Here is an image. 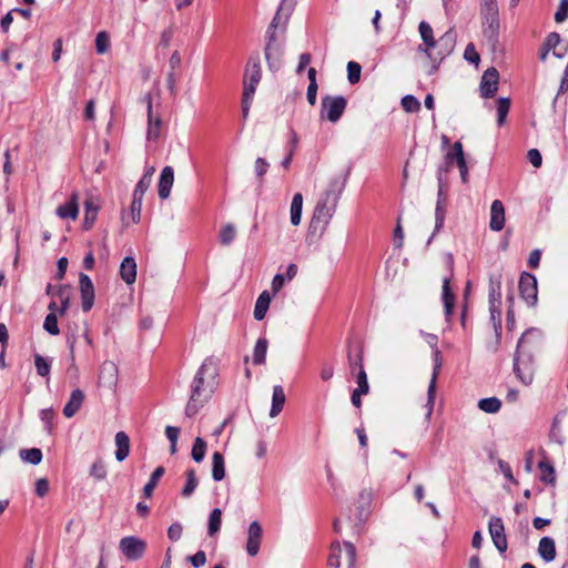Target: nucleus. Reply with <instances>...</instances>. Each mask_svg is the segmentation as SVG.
<instances>
[{
  "instance_id": "1",
  "label": "nucleus",
  "mask_w": 568,
  "mask_h": 568,
  "mask_svg": "<svg viewBox=\"0 0 568 568\" xmlns=\"http://www.w3.org/2000/svg\"><path fill=\"white\" fill-rule=\"evenodd\" d=\"M540 341V332L536 328L527 329L518 341L514 357V373L518 381L528 386L534 381L535 361L534 352Z\"/></svg>"
},
{
  "instance_id": "2",
  "label": "nucleus",
  "mask_w": 568,
  "mask_h": 568,
  "mask_svg": "<svg viewBox=\"0 0 568 568\" xmlns=\"http://www.w3.org/2000/svg\"><path fill=\"white\" fill-rule=\"evenodd\" d=\"M344 182L339 179H333L329 181L327 189L321 194L311 220V227L316 231L320 230L323 234L332 217L335 214Z\"/></svg>"
},
{
  "instance_id": "3",
  "label": "nucleus",
  "mask_w": 568,
  "mask_h": 568,
  "mask_svg": "<svg viewBox=\"0 0 568 568\" xmlns=\"http://www.w3.org/2000/svg\"><path fill=\"white\" fill-rule=\"evenodd\" d=\"M205 375L211 377L212 381H214V378L217 375V365L212 357H207L204 359L193 379L190 400L187 402L185 407V415L187 417L194 416L199 412V408L203 405V403L212 393L213 383H209V390H206V388L204 387Z\"/></svg>"
},
{
  "instance_id": "4",
  "label": "nucleus",
  "mask_w": 568,
  "mask_h": 568,
  "mask_svg": "<svg viewBox=\"0 0 568 568\" xmlns=\"http://www.w3.org/2000/svg\"><path fill=\"white\" fill-rule=\"evenodd\" d=\"M347 100L342 95H326L322 99L321 115L332 123H336L343 115Z\"/></svg>"
},
{
  "instance_id": "5",
  "label": "nucleus",
  "mask_w": 568,
  "mask_h": 568,
  "mask_svg": "<svg viewBox=\"0 0 568 568\" xmlns=\"http://www.w3.org/2000/svg\"><path fill=\"white\" fill-rule=\"evenodd\" d=\"M483 19V32L485 38L495 48L499 36V11L480 12Z\"/></svg>"
},
{
  "instance_id": "6",
  "label": "nucleus",
  "mask_w": 568,
  "mask_h": 568,
  "mask_svg": "<svg viewBox=\"0 0 568 568\" xmlns=\"http://www.w3.org/2000/svg\"><path fill=\"white\" fill-rule=\"evenodd\" d=\"M520 296L528 306H535L538 301L537 278L527 272H524L519 278Z\"/></svg>"
},
{
  "instance_id": "7",
  "label": "nucleus",
  "mask_w": 568,
  "mask_h": 568,
  "mask_svg": "<svg viewBox=\"0 0 568 568\" xmlns=\"http://www.w3.org/2000/svg\"><path fill=\"white\" fill-rule=\"evenodd\" d=\"M119 548L129 560H138L144 555L146 544L138 537L128 536L120 540Z\"/></svg>"
},
{
  "instance_id": "8",
  "label": "nucleus",
  "mask_w": 568,
  "mask_h": 568,
  "mask_svg": "<svg viewBox=\"0 0 568 568\" xmlns=\"http://www.w3.org/2000/svg\"><path fill=\"white\" fill-rule=\"evenodd\" d=\"M434 364L435 365H434V369H433V375H432V379H430L428 390H427V404H426V407H427L426 419L427 420L430 419L432 414H433V408H434V404H435L436 381H437V376H438V373L442 367V356H440L439 349H437V348H435V351H434Z\"/></svg>"
},
{
  "instance_id": "9",
  "label": "nucleus",
  "mask_w": 568,
  "mask_h": 568,
  "mask_svg": "<svg viewBox=\"0 0 568 568\" xmlns=\"http://www.w3.org/2000/svg\"><path fill=\"white\" fill-rule=\"evenodd\" d=\"M488 530L495 547L503 554L507 550L508 544L505 534V526L499 517H491L488 524Z\"/></svg>"
},
{
  "instance_id": "10",
  "label": "nucleus",
  "mask_w": 568,
  "mask_h": 568,
  "mask_svg": "<svg viewBox=\"0 0 568 568\" xmlns=\"http://www.w3.org/2000/svg\"><path fill=\"white\" fill-rule=\"evenodd\" d=\"M499 72L496 68H488L480 80V94L483 98H493L498 91Z\"/></svg>"
},
{
  "instance_id": "11",
  "label": "nucleus",
  "mask_w": 568,
  "mask_h": 568,
  "mask_svg": "<svg viewBox=\"0 0 568 568\" xmlns=\"http://www.w3.org/2000/svg\"><path fill=\"white\" fill-rule=\"evenodd\" d=\"M142 100L145 102L148 109L146 138L149 141H155L160 138L162 120L159 115H153L152 95L146 93Z\"/></svg>"
},
{
  "instance_id": "12",
  "label": "nucleus",
  "mask_w": 568,
  "mask_h": 568,
  "mask_svg": "<svg viewBox=\"0 0 568 568\" xmlns=\"http://www.w3.org/2000/svg\"><path fill=\"white\" fill-rule=\"evenodd\" d=\"M448 267H449V271L452 272V270H453V256L452 255H448ZM450 280H452V273L443 278L442 300L444 303L445 315L447 318H449L453 315L454 306H455V295L450 288Z\"/></svg>"
},
{
  "instance_id": "13",
  "label": "nucleus",
  "mask_w": 568,
  "mask_h": 568,
  "mask_svg": "<svg viewBox=\"0 0 568 568\" xmlns=\"http://www.w3.org/2000/svg\"><path fill=\"white\" fill-rule=\"evenodd\" d=\"M118 366L111 361H105L100 366L99 385L112 389L118 384Z\"/></svg>"
},
{
  "instance_id": "14",
  "label": "nucleus",
  "mask_w": 568,
  "mask_h": 568,
  "mask_svg": "<svg viewBox=\"0 0 568 568\" xmlns=\"http://www.w3.org/2000/svg\"><path fill=\"white\" fill-rule=\"evenodd\" d=\"M79 284L82 300V311L89 312L93 306L95 297L93 283L87 274L81 273L79 276Z\"/></svg>"
},
{
  "instance_id": "15",
  "label": "nucleus",
  "mask_w": 568,
  "mask_h": 568,
  "mask_svg": "<svg viewBox=\"0 0 568 568\" xmlns=\"http://www.w3.org/2000/svg\"><path fill=\"white\" fill-rule=\"evenodd\" d=\"M263 530L258 521H252L247 530L246 551L251 557L258 554Z\"/></svg>"
},
{
  "instance_id": "16",
  "label": "nucleus",
  "mask_w": 568,
  "mask_h": 568,
  "mask_svg": "<svg viewBox=\"0 0 568 568\" xmlns=\"http://www.w3.org/2000/svg\"><path fill=\"white\" fill-rule=\"evenodd\" d=\"M174 182V170L172 166H164L160 174L158 183L159 197L165 200L170 196L171 189Z\"/></svg>"
},
{
  "instance_id": "17",
  "label": "nucleus",
  "mask_w": 568,
  "mask_h": 568,
  "mask_svg": "<svg viewBox=\"0 0 568 568\" xmlns=\"http://www.w3.org/2000/svg\"><path fill=\"white\" fill-rule=\"evenodd\" d=\"M261 78H262V71H261L260 57H258V54L251 55L247 61L245 71H244L243 81H246V83H250V84L257 85L261 81Z\"/></svg>"
},
{
  "instance_id": "18",
  "label": "nucleus",
  "mask_w": 568,
  "mask_h": 568,
  "mask_svg": "<svg viewBox=\"0 0 568 568\" xmlns=\"http://www.w3.org/2000/svg\"><path fill=\"white\" fill-rule=\"evenodd\" d=\"M505 226V207L501 201L495 200L490 206V221L489 227L493 231L499 232Z\"/></svg>"
},
{
  "instance_id": "19",
  "label": "nucleus",
  "mask_w": 568,
  "mask_h": 568,
  "mask_svg": "<svg viewBox=\"0 0 568 568\" xmlns=\"http://www.w3.org/2000/svg\"><path fill=\"white\" fill-rule=\"evenodd\" d=\"M455 44L456 33L453 29H449L436 41V47L439 48V51L437 52L439 60L449 55L453 52Z\"/></svg>"
},
{
  "instance_id": "20",
  "label": "nucleus",
  "mask_w": 568,
  "mask_h": 568,
  "mask_svg": "<svg viewBox=\"0 0 568 568\" xmlns=\"http://www.w3.org/2000/svg\"><path fill=\"white\" fill-rule=\"evenodd\" d=\"M418 30L426 47L423 49V51L427 54L428 58L435 60L436 58H434L432 53V50L436 48V40L434 39L433 28L428 22L422 21L418 26ZM419 50H422V47H419Z\"/></svg>"
},
{
  "instance_id": "21",
  "label": "nucleus",
  "mask_w": 568,
  "mask_h": 568,
  "mask_svg": "<svg viewBox=\"0 0 568 568\" xmlns=\"http://www.w3.org/2000/svg\"><path fill=\"white\" fill-rule=\"evenodd\" d=\"M85 214L83 219V227L89 230L92 227L97 220L98 212L100 210L99 199L95 196H89L84 202Z\"/></svg>"
},
{
  "instance_id": "22",
  "label": "nucleus",
  "mask_w": 568,
  "mask_h": 568,
  "mask_svg": "<svg viewBox=\"0 0 568 568\" xmlns=\"http://www.w3.org/2000/svg\"><path fill=\"white\" fill-rule=\"evenodd\" d=\"M84 400V394L81 389L77 388L74 389L68 403L63 407V415L68 418L74 416L77 412L81 408Z\"/></svg>"
},
{
  "instance_id": "23",
  "label": "nucleus",
  "mask_w": 568,
  "mask_h": 568,
  "mask_svg": "<svg viewBox=\"0 0 568 568\" xmlns=\"http://www.w3.org/2000/svg\"><path fill=\"white\" fill-rule=\"evenodd\" d=\"M79 214L78 194L73 193L70 200L57 209V215L61 219L75 220Z\"/></svg>"
},
{
  "instance_id": "24",
  "label": "nucleus",
  "mask_w": 568,
  "mask_h": 568,
  "mask_svg": "<svg viewBox=\"0 0 568 568\" xmlns=\"http://www.w3.org/2000/svg\"><path fill=\"white\" fill-rule=\"evenodd\" d=\"M556 544L551 537H542L538 544V555L546 561L550 562L556 558Z\"/></svg>"
},
{
  "instance_id": "25",
  "label": "nucleus",
  "mask_w": 568,
  "mask_h": 568,
  "mask_svg": "<svg viewBox=\"0 0 568 568\" xmlns=\"http://www.w3.org/2000/svg\"><path fill=\"white\" fill-rule=\"evenodd\" d=\"M256 87L254 84L246 83V81H243V94H242V102H241V109H242V116L243 120H246L250 113V109L254 99V94L256 91Z\"/></svg>"
},
{
  "instance_id": "26",
  "label": "nucleus",
  "mask_w": 568,
  "mask_h": 568,
  "mask_svg": "<svg viewBox=\"0 0 568 568\" xmlns=\"http://www.w3.org/2000/svg\"><path fill=\"white\" fill-rule=\"evenodd\" d=\"M120 275L126 284H132L135 282L136 263L133 257L128 256L122 261L120 266Z\"/></svg>"
},
{
  "instance_id": "27",
  "label": "nucleus",
  "mask_w": 568,
  "mask_h": 568,
  "mask_svg": "<svg viewBox=\"0 0 568 568\" xmlns=\"http://www.w3.org/2000/svg\"><path fill=\"white\" fill-rule=\"evenodd\" d=\"M115 458L118 462H123L130 454V438L124 432L115 434Z\"/></svg>"
},
{
  "instance_id": "28",
  "label": "nucleus",
  "mask_w": 568,
  "mask_h": 568,
  "mask_svg": "<svg viewBox=\"0 0 568 568\" xmlns=\"http://www.w3.org/2000/svg\"><path fill=\"white\" fill-rule=\"evenodd\" d=\"M286 402V396L284 389L281 385H276L273 387L272 395V406L270 410V417L274 418L282 412L284 404Z\"/></svg>"
},
{
  "instance_id": "29",
  "label": "nucleus",
  "mask_w": 568,
  "mask_h": 568,
  "mask_svg": "<svg viewBox=\"0 0 568 568\" xmlns=\"http://www.w3.org/2000/svg\"><path fill=\"white\" fill-rule=\"evenodd\" d=\"M501 305V281L500 275L489 278V307Z\"/></svg>"
},
{
  "instance_id": "30",
  "label": "nucleus",
  "mask_w": 568,
  "mask_h": 568,
  "mask_svg": "<svg viewBox=\"0 0 568 568\" xmlns=\"http://www.w3.org/2000/svg\"><path fill=\"white\" fill-rule=\"evenodd\" d=\"M270 303H271L270 293L267 291H263L260 294V296L257 297V301H256L255 307H254V318L256 321H262L265 317L266 312L270 306Z\"/></svg>"
},
{
  "instance_id": "31",
  "label": "nucleus",
  "mask_w": 568,
  "mask_h": 568,
  "mask_svg": "<svg viewBox=\"0 0 568 568\" xmlns=\"http://www.w3.org/2000/svg\"><path fill=\"white\" fill-rule=\"evenodd\" d=\"M212 477L215 481H221L225 477L224 457L220 452L212 456Z\"/></svg>"
},
{
  "instance_id": "32",
  "label": "nucleus",
  "mask_w": 568,
  "mask_h": 568,
  "mask_svg": "<svg viewBox=\"0 0 568 568\" xmlns=\"http://www.w3.org/2000/svg\"><path fill=\"white\" fill-rule=\"evenodd\" d=\"M303 210V195L302 193H295L291 203V223L297 226L302 220Z\"/></svg>"
},
{
  "instance_id": "33",
  "label": "nucleus",
  "mask_w": 568,
  "mask_h": 568,
  "mask_svg": "<svg viewBox=\"0 0 568 568\" xmlns=\"http://www.w3.org/2000/svg\"><path fill=\"white\" fill-rule=\"evenodd\" d=\"M164 467H156L150 476L149 481L143 487V495L145 498H150L153 494L154 488L156 487L160 478L164 475Z\"/></svg>"
},
{
  "instance_id": "34",
  "label": "nucleus",
  "mask_w": 568,
  "mask_h": 568,
  "mask_svg": "<svg viewBox=\"0 0 568 568\" xmlns=\"http://www.w3.org/2000/svg\"><path fill=\"white\" fill-rule=\"evenodd\" d=\"M268 343L265 338H258L253 352V363L262 365L265 363Z\"/></svg>"
},
{
  "instance_id": "35",
  "label": "nucleus",
  "mask_w": 568,
  "mask_h": 568,
  "mask_svg": "<svg viewBox=\"0 0 568 568\" xmlns=\"http://www.w3.org/2000/svg\"><path fill=\"white\" fill-rule=\"evenodd\" d=\"M455 149L457 152V166L459 169L460 179L464 183H467L468 181V169L466 164L465 154L463 151V144L459 141L455 142Z\"/></svg>"
},
{
  "instance_id": "36",
  "label": "nucleus",
  "mask_w": 568,
  "mask_h": 568,
  "mask_svg": "<svg viewBox=\"0 0 568 568\" xmlns=\"http://www.w3.org/2000/svg\"><path fill=\"white\" fill-rule=\"evenodd\" d=\"M19 456L24 463L31 465H39L42 460V452L39 448L20 449Z\"/></svg>"
},
{
  "instance_id": "37",
  "label": "nucleus",
  "mask_w": 568,
  "mask_h": 568,
  "mask_svg": "<svg viewBox=\"0 0 568 568\" xmlns=\"http://www.w3.org/2000/svg\"><path fill=\"white\" fill-rule=\"evenodd\" d=\"M185 475H186V483H185L181 494L183 497H190L194 493L199 483H197V478L195 475V470L193 468L187 469Z\"/></svg>"
},
{
  "instance_id": "38",
  "label": "nucleus",
  "mask_w": 568,
  "mask_h": 568,
  "mask_svg": "<svg viewBox=\"0 0 568 568\" xmlns=\"http://www.w3.org/2000/svg\"><path fill=\"white\" fill-rule=\"evenodd\" d=\"M501 402L497 397L483 398L478 402V407L485 413L495 414L500 409Z\"/></svg>"
},
{
  "instance_id": "39",
  "label": "nucleus",
  "mask_w": 568,
  "mask_h": 568,
  "mask_svg": "<svg viewBox=\"0 0 568 568\" xmlns=\"http://www.w3.org/2000/svg\"><path fill=\"white\" fill-rule=\"evenodd\" d=\"M538 467L541 471L540 480L547 484H554L555 483V468L554 466L548 463L547 460H540L538 463Z\"/></svg>"
},
{
  "instance_id": "40",
  "label": "nucleus",
  "mask_w": 568,
  "mask_h": 568,
  "mask_svg": "<svg viewBox=\"0 0 568 568\" xmlns=\"http://www.w3.org/2000/svg\"><path fill=\"white\" fill-rule=\"evenodd\" d=\"M222 511L219 508H214L209 517L207 532L210 536H214L221 528Z\"/></svg>"
},
{
  "instance_id": "41",
  "label": "nucleus",
  "mask_w": 568,
  "mask_h": 568,
  "mask_svg": "<svg viewBox=\"0 0 568 568\" xmlns=\"http://www.w3.org/2000/svg\"><path fill=\"white\" fill-rule=\"evenodd\" d=\"M509 108L510 100L508 98H499L497 100V124L499 126H501L506 122Z\"/></svg>"
},
{
  "instance_id": "42",
  "label": "nucleus",
  "mask_w": 568,
  "mask_h": 568,
  "mask_svg": "<svg viewBox=\"0 0 568 568\" xmlns=\"http://www.w3.org/2000/svg\"><path fill=\"white\" fill-rule=\"evenodd\" d=\"M444 221H445V205L439 200L436 203V210H435V230H434L433 235L429 237L427 244H429L432 242L435 233H437L443 227Z\"/></svg>"
},
{
  "instance_id": "43",
  "label": "nucleus",
  "mask_w": 568,
  "mask_h": 568,
  "mask_svg": "<svg viewBox=\"0 0 568 568\" xmlns=\"http://www.w3.org/2000/svg\"><path fill=\"white\" fill-rule=\"evenodd\" d=\"M343 549L338 541H335L331 546V554L328 556L327 564L329 567L339 568Z\"/></svg>"
},
{
  "instance_id": "44",
  "label": "nucleus",
  "mask_w": 568,
  "mask_h": 568,
  "mask_svg": "<svg viewBox=\"0 0 568 568\" xmlns=\"http://www.w3.org/2000/svg\"><path fill=\"white\" fill-rule=\"evenodd\" d=\"M206 452V443L203 438L196 437L192 447V458L196 463H201L204 459Z\"/></svg>"
},
{
  "instance_id": "45",
  "label": "nucleus",
  "mask_w": 568,
  "mask_h": 568,
  "mask_svg": "<svg viewBox=\"0 0 568 568\" xmlns=\"http://www.w3.org/2000/svg\"><path fill=\"white\" fill-rule=\"evenodd\" d=\"M270 163L264 158H257L254 163V172L258 182L262 185L264 182V175L267 173Z\"/></svg>"
},
{
  "instance_id": "46",
  "label": "nucleus",
  "mask_w": 568,
  "mask_h": 568,
  "mask_svg": "<svg viewBox=\"0 0 568 568\" xmlns=\"http://www.w3.org/2000/svg\"><path fill=\"white\" fill-rule=\"evenodd\" d=\"M236 235V230L233 224H226L220 232V242L222 245H230Z\"/></svg>"
},
{
  "instance_id": "47",
  "label": "nucleus",
  "mask_w": 568,
  "mask_h": 568,
  "mask_svg": "<svg viewBox=\"0 0 568 568\" xmlns=\"http://www.w3.org/2000/svg\"><path fill=\"white\" fill-rule=\"evenodd\" d=\"M34 366L40 376L47 377L50 374L51 363L39 354L34 355Z\"/></svg>"
},
{
  "instance_id": "48",
  "label": "nucleus",
  "mask_w": 568,
  "mask_h": 568,
  "mask_svg": "<svg viewBox=\"0 0 568 568\" xmlns=\"http://www.w3.org/2000/svg\"><path fill=\"white\" fill-rule=\"evenodd\" d=\"M43 328L50 334V335H58L60 333L59 326H58V317L54 313H49L43 323Z\"/></svg>"
},
{
  "instance_id": "49",
  "label": "nucleus",
  "mask_w": 568,
  "mask_h": 568,
  "mask_svg": "<svg viewBox=\"0 0 568 568\" xmlns=\"http://www.w3.org/2000/svg\"><path fill=\"white\" fill-rule=\"evenodd\" d=\"M361 72H362V67L359 63H357L355 61H349L347 63V79H348L349 83H352V84L357 83L361 79Z\"/></svg>"
},
{
  "instance_id": "50",
  "label": "nucleus",
  "mask_w": 568,
  "mask_h": 568,
  "mask_svg": "<svg viewBox=\"0 0 568 568\" xmlns=\"http://www.w3.org/2000/svg\"><path fill=\"white\" fill-rule=\"evenodd\" d=\"M180 434V428L175 426H166L165 427V435L170 442V452L171 454L176 453V443Z\"/></svg>"
},
{
  "instance_id": "51",
  "label": "nucleus",
  "mask_w": 568,
  "mask_h": 568,
  "mask_svg": "<svg viewBox=\"0 0 568 568\" xmlns=\"http://www.w3.org/2000/svg\"><path fill=\"white\" fill-rule=\"evenodd\" d=\"M490 320L493 322L496 335L499 337L501 334V311L500 306L489 307Z\"/></svg>"
},
{
  "instance_id": "52",
  "label": "nucleus",
  "mask_w": 568,
  "mask_h": 568,
  "mask_svg": "<svg viewBox=\"0 0 568 568\" xmlns=\"http://www.w3.org/2000/svg\"><path fill=\"white\" fill-rule=\"evenodd\" d=\"M110 47V40L106 32L101 31L95 37V49L99 54H103Z\"/></svg>"
},
{
  "instance_id": "53",
  "label": "nucleus",
  "mask_w": 568,
  "mask_h": 568,
  "mask_svg": "<svg viewBox=\"0 0 568 568\" xmlns=\"http://www.w3.org/2000/svg\"><path fill=\"white\" fill-rule=\"evenodd\" d=\"M142 201L141 197H134L132 199L131 205H130V216L131 221L133 223H139L141 219V209H142Z\"/></svg>"
},
{
  "instance_id": "54",
  "label": "nucleus",
  "mask_w": 568,
  "mask_h": 568,
  "mask_svg": "<svg viewBox=\"0 0 568 568\" xmlns=\"http://www.w3.org/2000/svg\"><path fill=\"white\" fill-rule=\"evenodd\" d=\"M347 357H348V364H349L352 372H354L355 368H358V371L364 369L363 351L361 348L357 351V353L355 355L352 353V349L349 348Z\"/></svg>"
},
{
  "instance_id": "55",
  "label": "nucleus",
  "mask_w": 568,
  "mask_h": 568,
  "mask_svg": "<svg viewBox=\"0 0 568 568\" xmlns=\"http://www.w3.org/2000/svg\"><path fill=\"white\" fill-rule=\"evenodd\" d=\"M402 106L407 112H417L420 109V102L414 95H405L402 99Z\"/></svg>"
},
{
  "instance_id": "56",
  "label": "nucleus",
  "mask_w": 568,
  "mask_h": 568,
  "mask_svg": "<svg viewBox=\"0 0 568 568\" xmlns=\"http://www.w3.org/2000/svg\"><path fill=\"white\" fill-rule=\"evenodd\" d=\"M344 557L347 564V568H354L356 559V549L354 545L349 541L344 542Z\"/></svg>"
},
{
  "instance_id": "57",
  "label": "nucleus",
  "mask_w": 568,
  "mask_h": 568,
  "mask_svg": "<svg viewBox=\"0 0 568 568\" xmlns=\"http://www.w3.org/2000/svg\"><path fill=\"white\" fill-rule=\"evenodd\" d=\"M457 150L455 149V143L453 144L452 149L445 154V158H444V168H442L439 170V173H438V180L440 181L442 180V171H447L448 168L454 163L456 162L457 163Z\"/></svg>"
},
{
  "instance_id": "58",
  "label": "nucleus",
  "mask_w": 568,
  "mask_h": 568,
  "mask_svg": "<svg viewBox=\"0 0 568 568\" xmlns=\"http://www.w3.org/2000/svg\"><path fill=\"white\" fill-rule=\"evenodd\" d=\"M549 438L551 442H555L559 445H562L565 442V437L561 433V428H560L559 422L557 419H555L551 425Z\"/></svg>"
},
{
  "instance_id": "59",
  "label": "nucleus",
  "mask_w": 568,
  "mask_h": 568,
  "mask_svg": "<svg viewBox=\"0 0 568 568\" xmlns=\"http://www.w3.org/2000/svg\"><path fill=\"white\" fill-rule=\"evenodd\" d=\"M357 389L362 393L368 394L369 385L365 369H359L356 376Z\"/></svg>"
},
{
  "instance_id": "60",
  "label": "nucleus",
  "mask_w": 568,
  "mask_h": 568,
  "mask_svg": "<svg viewBox=\"0 0 568 568\" xmlns=\"http://www.w3.org/2000/svg\"><path fill=\"white\" fill-rule=\"evenodd\" d=\"M568 18V0H560L559 7L555 13L557 23L564 22Z\"/></svg>"
},
{
  "instance_id": "61",
  "label": "nucleus",
  "mask_w": 568,
  "mask_h": 568,
  "mask_svg": "<svg viewBox=\"0 0 568 568\" xmlns=\"http://www.w3.org/2000/svg\"><path fill=\"white\" fill-rule=\"evenodd\" d=\"M152 181H149L148 179L141 178L138 184L135 185L133 196L134 197H141L143 199L146 190L150 187Z\"/></svg>"
},
{
  "instance_id": "62",
  "label": "nucleus",
  "mask_w": 568,
  "mask_h": 568,
  "mask_svg": "<svg viewBox=\"0 0 568 568\" xmlns=\"http://www.w3.org/2000/svg\"><path fill=\"white\" fill-rule=\"evenodd\" d=\"M183 531V527L180 523L172 524L168 529V537L172 541H176L181 538Z\"/></svg>"
},
{
  "instance_id": "63",
  "label": "nucleus",
  "mask_w": 568,
  "mask_h": 568,
  "mask_svg": "<svg viewBox=\"0 0 568 568\" xmlns=\"http://www.w3.org/2000/svg\"><path fill=\"white\" fill-rule=\"evenodd\" d=\"M464 58L471 63L477 64L479 62V60H480L479 54L477 53L473 43L467 44L465 52H464Z\"/></svg>"
},
{
  "instance_id": "64",
  "label": "nucleus",
  "mask_w": 568,
  "mask_h": 568,
  "mask_svg": "<svg viewBox=\"0 0 568 568\" xmlns=\"http://www.w3.org/2000/svg\"><path fill=\"white\" fill-rule=\"evenodd\" d=\"M190 562L194 568H200L206 562V555L203 550H199L195 555L189 557Z\"/></svg>"
}]
</instances>
